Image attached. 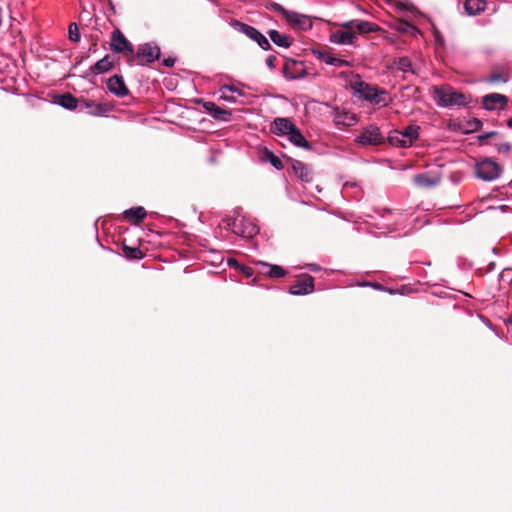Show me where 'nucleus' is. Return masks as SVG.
Instances as JSON below:
<instances>
[{
	"label": "nucleus",
	"mask_w": 512,
	"mask_h": 512,
	"mask_svg": "<svg viewBox=\"0 0 512 512\" xmlns=\"http://www.w3.org/2000/svg\"><path fill=\"white\" fill-rule=\"evenodd\" d=\"M336 25L338 28L332 30L328 38L330 43L336 45L355 46L359 35L372 33L379 29L376 24L361 19H353Z\"/></svg>",
	"instance_id": "1"
},
{
	"label": "nucleus",
	"mask_w": 512,
	"mask_h": 512,
	"mask_svg": "<svg viewBox=\"0 0 512 512\" xmlns=\"http://www.w3.org/2000/svg\"><path fill=\"white\" fill-rule=\"evenodd\" d=\"M222 225L224 229L243 238H252L259 232L258 226L250 218L244 216L239 209L234 211L233 216H226L222 220Z\"/></svg>",
	"instance_id": "2"
},
{
	"label": "nucleus",
	"mask_w": 512,
	"mask_h": 512,
	"mask_svg": "<svg viewBox=\"0 0 512 512\" xmlns=\"http://www.w3.org/2000/svg\"><path fill=\"white\" fill-rule=\"evenodd\" d=\"M433 96L439 106L453 107L466 104V96L451 86L434 87Z\"/></svg>",
	"instance_id": "3"
},
{
	"label": "nucleus",
	"mask_w": 512,
	"mask_h": 512,
	"mask_svg": "<svg viewBox=\"0 0 512 512\" xmlns=\"http://www.w3.org/2000/svg\"><path fill=\"white\" fill-rule=\"evenodd\" d=\"M353 88L360 98L376 105H386V98L384 97L386 92L384 90H380L360 79L354 82Z\"/></svg>",
	"instance_id": "4"
},
{
	"label": "nucleus",
	"mask_w": 512,
	"mask_h": 512,
	"mask_svg": "<svg viewBox=\"0 0 512 512\" xmlns=\"http://www.w3.org/2000/svg\"><path fill=\"white\" fill-rule=\"evenodd\" d=\"M500 173V165L491 158H485L475 166L476 176L484 181H492L498 178Z\"/></svg>",
	"instance_id": "5"
},
{
	"label": "nucleus",
	"mask_w": 512,
	"mask_h": 512,
	"mask_svg": "<svg viewBox=\"0 0 512 512\" xmlns=\"http://www.w3.org/2000/svg\"><path fill=\"white\" fill-rule=\"evenodd\" d=\"M416 140V128L409 125L403 131L395 130L388 136V142L396 147H410Z\"/></svg>",
	"instance_id": "6"
},
{
	"label": "nucleus",
	"mask_w": 512,
	"mask_h": 512,
	"mask_svg": "<svg viewBox=\"0 0 512 512\" xmlns=\"http://www.w3.org/2000/svg\"><path fill=\"white\" fill-rule=\"evenodd\" d=\"M233 27L255 41L263 50H269L271 48L269 40L255 27L239 21H235Z\"/></svg>",
	"instance_id": "7"
},
{
	"label": "nucleus",
	"mask_w": 512,
	"mask_h": 512,
	"mask_svg": "<svg viewBox=\"0 0 512 512\" xmlns=\"http://www.w3.org/2000/svg\"><path fill=\"white\" fill-rule=\"evenodd\" d=\"M383 141L384 136L376 125L365 127L355 139V142L362 146L379 145L383 143Z\"/></svg>",
	"instance_id": "8"
},
{
	"label": "nucleus",
	"mask_w": 512,
	"mask_h": 512,
	"mask_svg": "<svg viewBox=\"0 0 512 512\" xmlns=\"http://www.w3.org/2000/svg\"><path fill=\"white\" fill-rule=\"evenodd\" d=\"M111 50L115 53H123L126 56L134 55V48L132 44L127 40L124 34L116 29L112 32L111 42H110Z\"/></svg>",
	"instance_id": "9"
},
{
	"label": "nucleus",
	"mask_w": 512,
	"mask_h": 512,
	"mask_svg": "<svg viewBox=\"0 0 512 512\" xmlns=\"http://www.w3.org/2000/svg\"><path fill=\"white\" fill-rule=\"evenodd\" d=\"M284 15L287 22L295 28H298L303 31L312 28V21L306 15L294 11H284Z\"/></svg>",
	"instance_id": "10"
},
{
	"label": "nucleus",
	"mask_w": 512,
	"mask_h": 512,
	"mask_svg": "<svg viewBox=\"0 0 512 512\" xmlns=\"http://www.w3.org/2000/svg\"><path fill=\"white\" fill-rule=\"evenodd\" d=\"M314 291V279L310 275H305V277L301 280H298L296 283L289 287V293L291 295H307Z\"/></svg>",
	"instance_id": "11"
},
{
	"label": "nucleus",
	"mask_w": 512,
	"mask_h": 512,
	"mask_svg": "<svg viewBox=\"0 0 512 512\" xmlns=\"http://www.w3.org/2000/svg\"><path fill=\"white\" fill-rule=\"evenodd\" d=\"M332 116L333 121L337 126L351 127L357 123L356 115L345 109H334Z\"/></svg>",
	"instance_id": "12"
},
{
	"label": "nucleus",
	"mask_w": 512,
	"mask_h": 512,
	"mask_svg": "<svg viewBox=\"0 0 512 512\" xmlns=\"http://www.w3.org/2000/svg\"><path fill=\"white\" fill-rule=\"evenodd\" d=\"M442 174L439 168L425 173L418 174V186L430 188L438 185L441 181Z\"/></svg>",
	"instance_id": "13"
},
{
	"label": "nucleus",
	"mask_w": 512,
	"mask_h": 512,
	"mask_svg": "<svg viewBox=\"0 0 512 512\" xmlns=\"http://www.w3.org/2000/svg\"><path fill=\"white\" fill-rule=\"evenodd\" d=\"M137 56L144 58L146 63H152L160 57V48L152 43L139 46Z\"/></svg>",
	"instance_id": "14"
},
{
	"label": "nucleus",
	"mask_w": 512,
	"mask_h": 512,
	"mask_svg": "<svg viewBox=\"0 0 512 512\" xmlns=\"http://www.w3.org/2000/svg\"><path fill=\"white\" fill-rule=\"evenodd\" d=\"M295 124L288 118H275L271 123V132L278 136H288Z\"/></svg>",
	"instance_id": "15"
},
{
	"label": "nucleus",
	"mask_w": 512,
	"mask_h": 512,
	"mask_svg": "<svg viewBox=\"0 0 512 512\" xmlns=\"http://www.w3.org/2000/svg\"><path fill=\"white\" fill-rule=\"evenodd\" d=\"M107 87L112 94L118 97L127 96L129 93L122 76L114 75L110 77L107 81Z\"/></svg>",
	"instance_id": "16"
},
{
	"label": "nucleus",
	"mask_w": 512,
	"mask_h": 512,
	"mask_svg": "<svg viewBox=\"0 0 512 512\" xmlns=\"http://www.w3.org/2000/svg\"><path fill=\"white\" fill-rule=\"evenodd\" d=\"M291 165L294 173L301 181L308 183L313 180V170L308 164L299 160H292Z\"/></svg>",
	"instance_id": "17"
},
{
	"label": "nucleus",
	"mask_w": 512,
	"mask_h": 512,
	"mask_svg": "<svg viewBox=\"0 0 512 512\" xmlns=\"http://www.w3.org/2000/svg\"><path fill=\"white\" fill-rule=\"evenodd\" d=\"M508 102V98L505 95L498 94V93H491L488 95H485L482 98V104L483 107L487 110H494L496 109L497 105H500V109H503Z\"/></svg>",
	"instance_id": "18"
},
{
	"label": "nucleus",
	"mask_w": 512,
	"mask_h": 512,
	"mask_svg": "<svg viewBox=\"0 0 512 512\" xmlns=\"http://www.w3.org/2000/svg\"><path fill=\"white\" fill-rule=\"evenodd\" d=\"M314 56L322 62L335 66V67H349L350 62L341 58L332 56L330 53L325 51H314Z\"/></svg>",
	"instance_id": "19"
},
{
	"label": "nucleus",
	"mask_w": 512,
	"mask_h": 512,
	"mask_svg": "<svg viewBox=\"0 0 512 512\" xmlns=\"http://www.w3.org/2000/svg\"><path fill=\"white\" fill-rule=\"evenodd\" d=\"M284 74L288 79H300L304 76L302 63L291 61L286 62L284 66Z\"/></svg>",
	"instance_id": "20"
},
{
	"label": "nucleus",
	"mask_w": 512,
	"mask_h": 512,
	"mask_svg": "<svg viewBox=\"0 0 512 512\" xmlns=\"http://www.w3.org/2000/svg\"><path fill=\"white\" fill-rule=\"evenodd\" d=\"M203 107L215 120H227V116L231 115L229 111L217 106L214 102L207 101Z\"/></svg>",
	"instance_id": "21"
},
{
	"label": "nucleus",
	"mask_w": 512,
	"mask_h": 512,
	"mask_svg": "<svg viewBox=\"0 0 512 512\" xmlns=\"http://www.w3.org/2000/svg\"><path fill=\"white\" fill-rule=\"evenodd\" d=\"M288 140L295 146L306 150H311L310 143L302 135L301 131L295 126L288 134Z\"/></svg>",
	"instance_id": "22"
},
{
	"label": "nucleus",
	"mask_w": 512,
	"mask_h": 512,
	"mask_svg": "<svg viewBox=\"0 0 512 512\" xmlns=\"http://www.w3.org/2000/svg\"><path fill=\"white\" fill-rule=\"evenodd\" d=\"M268 35L271 41L279 47L289 48L293 44V39L290 36L280 34L277 30H269Z\"/></svg>",
	"instance_id": "23"
},
{
	"label": "nucleus",
	"mask_w": 512,
	"mask_h": 512,
	"mask_svg": "<svg viewBox=\"0 0 512 512\" xmlns=\"http://www.w3.org/2000/svg\"><path fill=\"white\" fill-rule=\"evenodd\" d=\"M54 103L67 110H75L78 106V100L70 93L57 96Z\"/></svg>",
	"instance_id": "24"
},
{
	"label": "nucleus",
	"mask_w": 512,
	"mask_h": 512,
	"mask_svg": "<svg viewBox=\"0 0 512 512\" xmlns=\"http://www.w3.org/2000/svg\"><path fill=\"white\" fill-rule=\"evenodd\" d=\"M262 270L261 272L272 278H282L286 275V271L278 265L268 264L265 262H259Z\"/></svg>",
	"instance_id": "25"
},
{
	"label": "nucleus",
	"mask_w": 512,
	"mask_h": 512,
	"mask_svg": "<svg viewBox=\"0 0 512 512\" xmlns=\"http://www.w3.org/2000/svg\"><path fill=\"white\" fill-rule=\"evenodd\" d=\"M123 214L125 218L131 220L135 225L139 224L146 217V211L142 206L127 209Z\"/></svg>",
	"instance_id": "26"
},
{
	"label": "nucleus",
	"mask_w": 512,
	"mask_h": 512,
	"mask_svg": "<svg viewBox=\"0 0 512 512\" xmlns=\"http://www.w3.org/2000/svg\"><path fill=\"white\" fill-rule=\"evenodd\" d=\"M371 286L375 289L384 290L389 294H400V295H410L414 292V286L412 284L401 285L399 288L391 289V288H383L379 283H372Z\"/></svg>",
	"instance_id": "27"
},
{
	"label": "nucleus",
	"mask_w": 512,
	"mask_h": 512,
	"mask_svg": "<svg viewBox=\"0 0 512 512\" xmlns=\"http://www.w3.org/2000/svg\"><path fill=\"white\" fill-rule=\"evenodd\" d=\"M485 0H465L464 9L468 15H476L485 9Z\"/></svg>",
	"instance_id": "28"
},
{
	"label": "nucleus",
	"mask_w": 512,
	"mask_h": 512,
	"mask_svg": "<svg viewBox=\"0 0 512 512\" xmlns=\"http://www.w3.org/2000/svg\"><path fill=\"white\" fill-rule=\"evenodd\" d=\"M509 78V71L505 68H501L492 71V73L488 76L487 81L489 83H505L509 80Z\"/></svg>",
	"instance_id": "29"
},
{
	"label": "nucleus",
	"mask_w": 512,
	"mask_h": 512,
	"mask_svg": "<svg viewBox=\"0 0 512 512\" xmlns=\"http://www.w3.org/2000/svg\"><path fill=\"white\" fill-rule=\"evenodd\" d=\"M84 106L87 109V112L94 116H102L108 111L107 106L101 103L86 101L84 102Z\"/></svg>",
	"instance_id": "30"
},
{
	"label": "nucleus",
	"mask_w": 512,
	"mask_h": 512,
	"mask_svg": "<svg viewBox=\"0 0 512 512\" xmlns=\"http://www.w3.org/2000/svg\"><path fill=\"white\" fill-rule=\"evenodd\" d=\"M394 65L398 70H400L402 72H410L412 74L415 73V70L413 68V64H412L410 58H408L406 56L399 57V58L395 59Z\"/></svg>",
	"instance_id": "31"
},
{
	"label": "nucleus",
	"mask_w": 512,
	"mask_h": 512,
	"mask_svg": "<svg viewBox=\"0 0 512 512\" xmlns=\"http://www.w3.org/2000/svg\"><path fill=\"white\" fill-rule=\"evenodd\" d=\"M113 67V62L110 60L109 56H105L99 61H97L93 67V71L96 74H102L109 71Z\"/></svg>",
	"instance_id": "32"
},
{
	"label": "nucleus",
	"mask_w": 512,
	"mask_h": 512,
	"mask_svg": "<svg viewBox=\"0 0 512 512\" xmlns=\"http://www.w3.org/2000/svg\"><path fill=\"white\" fill-rule=\"evenodd\" d=\"M265 159L273 166L275 167L277 170H281L283 169V163L282 161L280 160L279 157H277L274 153H272L271 151H266L265 152Z\"/></svg>",
	"instance_id": "33"
},
{
	"label": "nucleus",
	"mask_w": 512,
	"mask_h": 512,
	"mask_svg": "<svg viewBox=\"0 0 512 512\" xmlns=\"http://www.w3.org/2000/svg\"><path fill=\"white\" fill-rule=\"evenodd\" d=\"M68 37L70 41L72 42H79L80 41V32L78 25L76 23H71L68 28Z\"/></svg>",
	"instance_id": "34"
},
{
	"label": "nucleus",
	"mask_w": 512,
	"mask_h": 512,
	"mask_svg": "<svg viewBox=\"0 0 512 512\" xmlns=\"http://www.w3.org/2000/svg\"><path fill=\"white\" fill-rule=\"evenodd\" d=\"M398 29L401 32H410L414 34L416 32V27L410 23L408 20H402L400 21L398 25Z\"/></svg>",
	"instance_id": "35"
},
{
	"label": "nucleus",
	"mask_w": 512,
	"mask_h": 512,
	"mask_svg": "<svg viewBox=\"0 0 512 512\" xmlns=\"http://www.w3.org/2000/svg\"><path fill=\"white\" fill-rule=\"evenodd\" d=\"M124 252L127 257L132 258V259H139L142 257V252L140 251L139 248H136V247L130 248V247L124 246Z\"/></svg>",
	"instance_id": "36"
},
{
	"label": "nucleus",
	"mask_w": 512,
	"mask_h": 512,
	"mask_svg": "<svg viewBox=\"0 0 512 512\" xmlns=\"http://www.w3.org/2000/svg\"><path fill=\"white\" fill-rule=\"evenodd\" d=\"M500 136V133L497 131L486 132L478 136V141L480 144H487L488 139L497 138Z\"/></svg>",
	"instance_id": "37"
},
{
	"label": "nucleus",
	"mask_w": 512,
	"mask_h": 512,
	"mask_svg": "<svg viewBox=\"0 0 512 512\" xmlns=\"http://www.w3.org/2000/svg\"><path fill=\"white\" fill-rule=\"evenodd\" d=\"M482 121L478 118H473L472 120L468 121V127L470 132L479 131L482 128Z\"/></svg>",
	"instance_id": "38"
},
{
	"label": "nucleus",
	"mask_w": 512,
	"mask_h": 512,
	"mask_svg": "<svg viewBox=\"0 0 512 512\" xmlns=\"http://www.w3.org/2000/svg\"><path fill=\"white\" fill-rule=\"evenodd\" d=\"M497 151L501 154H508L511 151V144L508 142H499L495 144Z\"/></svg>",
	"instance_id": "39"
},
{
	"label": "nucleus",
	"mask_w": 512,
	"mask_h": 512,
	"mask_svg": "<svg viewBox=\"0 0 512 512\" xmlns=\"http://www.w3.org/2000/svg\"><path fill=\"white\" fill-rule=\"evenodd\" d=\"M221 91H227V92L237 94L239 96H244V93L240 89H238L237 87H235L233 85L224 84L221 86Z\"/></svg>",
	"instance_id": "40"
},
{
	"label": "nucleus",
	"mask_w": 512,
	"mask_h": 512,
	"mask_svg": "<svg viewBox=\"0 0 512 512\" xmlns=\"http://www.w3.org/2000/svg\"><path fill=\"white\" fill-rule=\"evenodd\" d=\"M219 94H220V99H222L226 102H229V103L237 102V99L235 96L228 95L227 91H221V87L219 88Z\"/></svg>",
	"instance_id": "41"
},
{
	"label": "nucleus",
	"mask_w": 512,
	"mask_h": 512,
	"mask_svg": "<svg viewBox=\"0 0 512 512\" xmlns=\"http://www.w3.org/2000/svg\"><path fill=\"white\" fill-rule=\"evenodd\" d=\"M398 9L400 11H402V12L413 11L414 10V5L412 3L400 2L398 4Z\"/></svg>",
	"instance_id": "42"
},
{
	"label": "nucleus",
	"mask_w": 512,
	"mask_h": 512,
	"mask_svg": "<svg viewBox=\"0 0 512 512\" xmlns=\"http://www.w3.org/2000/svg\"><path fill=\"white\" fill-rule=\"evenodd\" d=\"M239 270L246 276V277H251L253 276L254 272H253V269L251 267H248V266H245V265H241Z\"/></svg>",
	"instance_id": "43"
},
{
	"label": "nucleus",
	"mask_w": 512,
	"mask_h": 512,
	"mask_svg": "<svg viewBox=\"0 0 512 512\" xmlns=\"http://www.w3.org/2000/svg\"><path fill=\"white\" fill-rule=\"evenodd\" d=\"M275 62H276V57L273 56V55H270L266 58V65L270 68V69H274L275 68Z\"/></svg>",
	"instance_id": "44"
},
{
	"label": "nucleus",
	"mask_w": 512,
	"mask_h": 512,
	"mask_svg": "<svg viewBox=\"0 0 512 512\" xmlns=\"http://www.w3.org/2000/svg\"><path fill=\"white\" fill-rule=\"evenodd\" d=\"M306 268L311 272H318L321 270V267L318 264L310 263L306 265Z\"/></svg>",
	"instance_id": "45"
},
{
	"label": "nucleus",
	"mask_w": 512,
	"mask_h": 512,
	"mask_svg": "<svg viewBox=\"0 0 512 512\" xmlns=\"http://www.w3.org/2000/svg\"><path fill=\"white\" fill-rule=\"evenodd\" d=\"M162 64L166 67H172L175 64V58H166L162 61Z\"/></svg>",
	"instance_id": "46"
},
{
	"label": "nucleus",
	"mask_w": 512,
	"mask_h": 512,
	"mask_svg": "<svg viewBox=\"0 0 512 512\" xmlns=\"http://www.w3.org/2000/svg\"><path fill=\"white\" fill-rule=\"evenodd\" d=\"M382 217H384L389 222L394 220V218H395L394 213L390 210L386 211L385 214L382 215Z\"/></svg>",
	"instance_id": "47"
},
{
	"label": "nucleus",
	"mask_w": 512,
	"mask_h": 512,
	"mask_svg": "<svg viewBox=\"0 0 512 512\" xmlns=\"http://www.w3.org/2000/svg\"><path fill=\"white\" fill-rule=\"evenodd\" d=\"M228 265H229L230 267H235V268H237V269H239V268H240V266H241V264H239V263H238V261H237L236 259H234V258H230V259H228Z\"/></svg>",
	"instance_id": "48"
},
{
	"label": "nucleus",
	"mask_w": 512,
	"mask_h": 512,
	"mask_svg": "<svg viewBox=\"0 0 512 512\" xmlns=\"http://www.w3.org/2000/svg\"><path fill=\"white\" fill-rule=\"evenodd\" d=\"M507 126L512 129V117L507 120Z\"/></svg>",
	"instance_id": "49"
},
{
	"label": "nucleus",
	"mask_w": 512,
	"mask_h": 512,
	"mask_svg": "<svg viewBox=\"0 0 512 512\" xmlns=\"http://www.w3.org/2000/svg\"><path fill=\"white\" fill-rule=\"evenodd\" d=\"M395 221H396L397 224H400V221H399L398 218L397 219L395 218Z\"/></svg>",
	"instance_id": "50"
},
{
	"label": "nucleus",
	"mask_w": 512,
	"mask_h": 512,
	"mask_svg": "<svg viewBox=\"0 0 512 512\" xmlns=\"http://www.w3.org/2000/svg\"><path fill=\"white\" fill-rule=\"evenodd\" d=\"M509 322H510V323H512V318H511V319H509Z\"/></svg>",
	"instance_id": "51"
}]
</instances>
